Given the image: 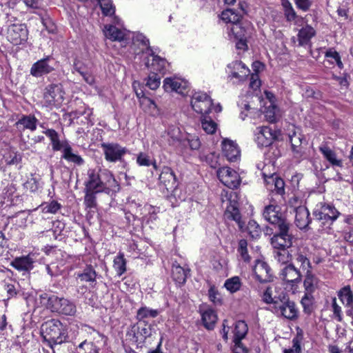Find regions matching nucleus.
Segmentation results:
<instances>
[{"instance_id":"19","label":"nucleus","mask_w":353,"mask_h":353,"mask_svg":"<svg viewBox=\"0 0 353 353\" xmlns=\"http://www.w3.org/2000/svg\"><path fill=\"white\" fill-rule=\"evenodd\" d=\"M103 192L109 193L110 191L117 192L119 190V185L112 173L108 170L100 169Z\"/></svg>"},{"instance_id":"31","label":"nucleus","mask_w":353,"mask_h":353,"mask_svg":"<svg viewBox=\"0 0 353 353\" xmlns=\"http://www.w3.org/2000/svg\"><path fill=\"white\" fill-rule=\"evenodd\" d=\"M37 119L32 115H23L17 123L18 128H22L24 130L34 131L37 129Z\"/></svg>"},{"instance_id":"4","label":"nucleus","mask_w":353,"mask_h":353,"mask_svg":"<svg viewBox=\"0 0 353 353\" xmlns=\"http://www.w3.org/2000/svg\"><path fill=\"white\" fill-rule=\"evenodd\" d=\"M192 109L202 115L208 114L212 107V100L210 96L203 92H196L191 98Z\"/></svg>"},{"instance_id":"7","label":"nucleus","mask_w":353,"mask_h":353,"mask_svg":"<svg viewBox=\"0 0 353 353\" xmlns=\"http://www.w3.org/2000/svg\"><path fill=\"white\" fill-rule=\"evenodd\" d=\"M229 70L228 78L235 79L234 83L244 81L250 74L249 68L240 61H235L228 65Z\"/></svg>"},{"instance_id":"54","label":"nucleus","mask_w":353,"mask_h":353,"mask_svg":"<svg viewBox=\"0 0 353 353\" xmlns=\"http://www.w3.org/2000/svg\"><path fill=\"white\" fill-rule=\"evenodd\" d=\"M72 114L77 118L84 116L88 121H90V117L92 114V110L85 104H82L77 110L72 112Z\"/></svg>"},{"instance_id":"21","label":"nucleus","mask_w":353,"mask_h":353,"mask_svg":"<svg viewBox=\"0 0 353 353\" xmlns=\"http://www.w3.org/2000/svg\"><path fill=\"white\" fill-rule=\"evenodd\" d=\"M224 156L229 161H236L240 156V150L237 145L232 141L225 139L222 143Z\"/></svg>"},{"instance_id":"23","label":"nucleus","mask_w":353,"mask_h":353,"mask_svg":"<svg viewBox=\"0 0 353 353\" xmlns=\"http://www.w3.org/2000/svg\"><path fill=\"white\" fill-rule=\"evenodd\" d=\"M289 138L294 157L297 159L302 158L304 154L303 147L301 146L303 135L299 132H294L292 134H290Z\"/></svg>"},{"instance_id":"14","label":"nucleus","mask_w":353,"mask_h":353,"mask_svg":"<svg viewBox=\"0 0 353 353\" xmlns=\"http://www.w3.org/2000/svg\"><path fill=\"white\" fill-rule=\"evenodd\" d=\"M232 194H235V193L230 192L229 198L230 204L226 208L224 216L228 220L234 221L238 224L239 229L243 230L245 226V223L241 220V215L237 203L231 200Z\"/></svg>"},{"instance_id":"1","label":"nucleus","mask_w":353,"mask_h":353,"mask_svg":"<svg viewBox=\"0 0 353 353\" xmlns=\"http://www.w3.org/2000/svg\"><path fill=\"white\" fill-rule=\"evenodd\" d=\"M41 334L43 341L52 349L54 345H61L67 341L68 335L65 327L58 319H50L41 325Z\"/></svg>"},{"instance_id":"34","label":"nucleus","mask_w":353,"mask_h":353,"mask_svg":"<svg viewBox=\"0 0 353 353\" xmlns=\"http://www.w3.org/2000/svg\"><path fill=\"white\" fill-rule=\"evenodd\" d=\"M105 35L112 41H121L124 39L126 36L125 30H121L114 26H105Z\"/></svg>"},{"instance_id":"5","label":"nucleus","mask_w":353,"mask_h":353,"mask_svg":"<svg viewBox=\"0 0 353 353\" xmlns=\"http://www.w3.org/2000/svg\"><path fill=\"white\" fill-rule=\"evenodd\" d=\"M105 159L109 162L121 161L123 157L128 152V149L117 143H103L101 144Z\"/></svg>"},{"instance_id":"40","label":"nucleus","mask_w":353,"mask_h":353,"mask_svg":"<svg viewBox=\"0 0 353 353\" xmlns=\"http://www.w3.org/2000/svg\"><path fill=\"white\" fill-rule=\"evenodd\" d=\"M160 311L159 310H154L145 306L140 307L137 310L136 317L139 321H144L145 319L157 317Z\"/></svg>"},{"instance_id":"55","label":"nucleus","mask_w":353,"mask_h":353,"mask_svg":"<svg viewBox=\"0 0 353 353\" xmlns=\"http://www.w3.org/2000/svg\"><path fill=\"white\" fill-rule=\"evenodd\" d=\"M102 12L105 16H111L114 14L115 9L111 0H98Z\"/></svg>"},{"instance_id":"35","label":"nucleus","mask_w":353,"mask_h":353,"mask_svg":"<svg viewBox=\"0 0 353 353\" xmlns=\"http://www.w3.org/2000/svg\"><path fill=\"white\" fill-rule=\"evenodd\" d=\"M319 150L332 165L341 166V161L336 159L335 152L326 144H322L319 147Z\"/></svg>"},{"instance_id":"9","label":"nucleus","mask_w":353,"mask_h":353,"mask_svg":"<svg viewBox=\"0 0 353 353\" xmlns=\"http://www.w3.org/2000/svg\"><path fill=\"white\" fill-rule=\"evenodd\" d=\"M255 279L259 282L268 283L272 281V270L268 264L262 260H256L253 268Z\"/></svg>"},{"instance_id":"61","label":"nucleus","mask_w":353,"mask_h":353,"mask_svg":"<svg viewBox=\"0 0 353 353\" xmlns=\"http://www.w3.org/2000/svg\"><path fill=\"white\" fill-rule=\"evenodd\" d=\"M321 211L325 210L329 214L330 218L334 221H335L340 215V212L333 205L330 204H323L321 206Z\"/></svg>"},{"instance_id":"16","label":"nucleus","mask_w":353,"mask_h":353,"mask_svg":"<svg viewBox=\"0 0 353 353\" xmlns=\"http://www.w3.org/2000/svg\"><path fill=\"white\" fill-rule=\"evenodd\" d=\"M148 50H150L148 55L152 57V59H147V61L145 63V66L148 68H150L151 71H153L154 73H164L166 70L167 61L158 55H154V52L151 47H149Z\"/></svg>"},{"instance_id":"56","label":"nucleus","mask_w":353,"mask_h":353,"mask_svg":"<svg viewBox=\"0 0 353 353\" xmlns=\"http://www.w3.org/2000/svg\"><path fill=\"white\" fill-rule=\"evenodd\" d=\"M247 230L250 236L253 239L259 238L261 233L259 225L254 220L248 222Z\"/></svg>"},{"instance_id":"44","label":"nucleus","mask_w":353,"mask_h":353,"mask_svg":"<svg viewBox=\"0 0 353 353\" xmlns=\"http://www.w3.org/2000/svg\"><path fill=\"white\" fill-rule=\"evenodd\" d=\"M281 5L283 8L284 15L288 21H294L298 17L292 3L289 0H281Z\"/></svg>"},{"instance_id":"28","label":"nucleus","mask_w":353,"mask_h":353,"mask_svg":"<svg viewBox=\"0 0 353 353\" xmlns=\"http://www.w3.org/2000/svg\"><path fill=\"white\" fill-rule=\"evenodd\" d=\"M307 250L305 248H299L294 254L295 260L300 263L301 268L306 272L312 270V265L307 256Z\"/></svg>"},{"instance_id":"37","label":"nucleus","mask_w":353,"mask_h":353,"mask_svg":"<svg viewBox=\"0 0 353 353\" xmlns=\"http://www.w3.org/2000/svg\"><path fill=\"white\" fill-rule=\"evenodd\" d=\"M319 280L312 274V270L306 272L305 278L303 282L305 293L312 294L318 287Z\"/></svg>"},{"instance_id":"60","label":"nucleus","mask_w":353,"mask_h":353,"mask_svg":"<svg viewBox=\"0 0 353 353\" xmlns=\"http://www.w3.org/2000/svg\"><path fill=\"white\" fill-rule=\"evenodd\" d=\"M279 298V294L278 296H272V290L271 288L268 287L266 290L264 291L262 295V300L267 304H272L271 306H274V301H277Z\"/></svg>"},{"instance_id":"8","label":"nucleus","mask_w":353,"mask_h":353,"mask_svg":"<svg viewBox=\"0 0 353 353\" xmlns=\"http://www.w3.org/2000/svg\"><path fill=\"white\" fill-rule=\"evenodd\" d=\"M277 138V132L268 126L258 128L255 134V141L259 147H268Z\"/></svg>"},{"instance_id":"63","label":"nucleus","mask_w":353,"mask_h":353,"mask_svg":"<svg viewBox=\"0 0 353 353\" xmlns=\"http://www.w3.org/2000/svg\"><path fill=\"white\" fill-rule=\"evenodd\" d=\"M332 308L334 318L339 322L343 320L341 307L336 303V297L332 298Z\"/></svg>"},{"instance_id":"53","label":"nucleus","mask_w":353,"mask_h":353,"mask_svg":"<svg viewBox=\"0 0 353 353\" xmlns=\"http://www.w3.org/2000/svg\"><path fill=\"white\" fill-rule=\"evenodd\" d=\"M97 192L85 190L84 204L87 208H94L97 207Z\"/></svg>"},{"instance_id":"46","label":"nucleus","mask_w":353,"mask_h":353,"mask_svg":"<svg viewBox=\"0 0 353 353\" xmlns=\"http://www.w3.org/2000/svg\"><path fill=\"white\" fill-rule=\"evenodd\" d=\"M62 205L60 203L55 200H52L50 202H45L40 205L41 212L44 214H56L59 210H61Z\"/></svg>"},{"instance_id":"45","label":"nucleus","mask_w":353,"mask_h":353,"mask_svg":"<svg viewBox=\"0 0 353 353\" xmlns=\"http://www.w3.org/2000/svg\"><path fill=\"white\" fill-rule=\"evenodd\" d=\"M241 285L242 283L241 279L237 276L228 279L224 283V286L227 290L232 294L238 292L241 289Z\"/></svg>"},{"instance_id":"49","label":"nucleus","mask_w":353,"mask_h":353,"mask_svg":"<svg viewBox=\"0 0 353 353\" xmlns=\"http://www.w3.org/2000/svg\"><path fill=\"white\" fill-rule=\"evenodd\" d=\"M268 183H272L274 186V190L279 194H283L285 192L284 181L276 175H272L269 177Z\"/></svg>"},{"instance_id":"62","label":"nucleus","mask_w":353,"mask_h":353,"mask_svg":"<svg viewBox=\"0 0 353 353\" xmlns=\"http://www.w3.org/2000/svg\"><path fill=\"white\" fill-rule=\"evenodd\" d=\"M161 79L158 77L157 73L152 72V74L149 75L146 85L151 90H156L158 88L161 83Z\"/></svg>"},{"instance_id":"59","label":"nucleus","mask_w":353,"mask_h":353,"mask_svg":"<svg viewBox=\"0 0 353 353\" xmlns=\"http://www.w3.org/2000/svg\"><path fill=\"white\" fill-rule=\"evenodd\" d=\"M238 252L240 254L242 259L245 262H249L250 257L248 252V242L245 239H241L239 242Z\"/></svg>"},{"instance_id":"39","label":"nucleus","mask_w":353,"mask_h":353,"mask_svg":"<svg viewBox=\"0 0 353 353\" xmlns=\"http://www.w3.org/2000/svg\"><path fill=\"white\" fill-rule=\"evenodd\" d=\"M60 304L58 313L68 316H74L76 314L77 308L73 302L62 298V301Z\"/></svg>"},{"instance_id":"58","label":"nucleus","mask_w":353,"mask_h":353,"mask_svg":"<svg viewBox=\"0 0 353 353\" xmlns=\"http://www.w3.org/2000/svg\"><path fill=\"white\" fill-rule=\"evenodd\" d=\"M78 348L83 352V353H99V348L92 342L84 341L81 343Z\"/></svg>"},{"instance_id":"33","label":"nucleus","mask_w":353,"mask_h":353,"mask_svg":"<svg viewBox=\"0 0 353 353\" xmlns=\"http://www.w3.org/2000/svg\"><path fill=\"white\" fill-rule=\"evenodd\" d=\"M221 19L228 23V26H232L233 24L241 21L242 15L232 9H226L221 14Z\"/></svg>"},{"instance_id":"2","label":"nucleus","mask_w":353,"mask_h":353,"mask_svg":"<svg viewBox=\"0 0 353 353\" xmlns=\"http://www.w3.org/2000/svg\"><path fill=\"white\" fill-rule=\"evenodd\" d=\"M271 311L276 316L288 320H295L299 316V309L296 303L283 292L279 294V299L274 301V306H271Z\"/></svg>"},{"instance_id":"15","label":"nucleus","mask_w":353,"mask_h":353,"mask_svg":"<svg viewBox=\"0 0 353 353\" xmlns=\"http://www.w3.org/2000/svg\"><path fill=\"white\" fill-rule=\"evenodd\" d=\"M163 87L166 92H176L183 94L188 87L184 79L176 77H167L163 80Z\"/></svg>"},{"instance_id":"32","label":"nucleus","mask_w":353,"mask_h":353,"mask_svg":"<svg viewBox=\"0 0 353 353\" xmlns=\"http://www.w3.org/2000/svg\"><path fill=\"white\" fill-rule=\"evenodd\" d=\"M316 34L315 30L309 25L303 27L299 32L298 41L299 45L304 46L307 45L310 39Z\"/></svg>"},{"instance_id":"10","label":"nucleus","mask_w":353,"mask_h":353,"mask_svg":"<svg viewBox=\"0 0 353 353\" xmlns=\"http://www.w3.org/2000/svg\"><path fill=\"white\" fill-rule=\"evenodd\" d=\"M159 183L167 190L168 192H174L177 186L178 181L172 169L164 166L159 177Z\"/></svg>"},{"instance_id":"29","label":"nucleus","mask_w":353,"mask_h":353,"mask_svg":"<svg viewBox=\"0 0 353 353\" xmlns=\"http://www.w3.org/2000/svg\"><path fill=\"white\" fill-rule=\"evenodd\" d=\"M228 32L230 39L247 38V30L243 26L241 21L227 27Z\"/></svg>"},{"instance_id":"51","label":"nucleus","mask_w":353,"mask_h":353,"mask_svg":"<svg viewBox=\"0 0 353 353\" xmlns=\"http://www.w3.org/2000/svg\"><path fill=\"white\" fill-rule=\"evenodd\" d=\"M137 163L140 166H150L152 165L155 170H157V165L155 161H152L150 156L144 152H140L137 157Z\"/></svg>"},{"instance_id":"17","label":"nucleus","mask_w":353,"mask_h":353,"mask_svg":"<svg viewBox=\"0 0 353 353\" xmlns=\"http://www.w3.org/2000/svg\"><path fill=\"white\" fill-rule=\"evenodd\" d=\"M100 169H89L88 170V179L85 182V190H90L97 192H103L101 178L100 176Z\"/></svg>"},{"instance_id":"3","label":"nucleus","mask_w":353,"mask_h":353,"mask_svg":"<svg viewBox=\"0 0 353 353\" xmlns=\"http://www.w3.org/2000/svg\"><path fill=\"white\" fill-rule=\"evenodd\" d=\"M154 334L155 331L151 325L137 323L130 327L126 336L139 345H142L147 338L151 337Z\"/></svg>"},{"instance_id":"11","label":"nucleus","mask_w":353,"mask_h":353,"mask_svg":"<svg viewBox=\"0 0 353 353\" xmlns=\"http://www.w3.org/2000/svg\"><path fill=\"white\" fill-rule=\"evenodd\" d=\"M44 99L48 105H59L63 101V92L59 85L51 84L46 87Z\"/></svg>"},{"instance_id":"41","label":"nucleus","mask_w":353,"mask_h":353,"mask_svg":"<svg viewBox=\"0 0 353 353\" xmlns=\"http://www.w3.org/2000/svg\"><path fill=\"white\" fill-rule=\"evenodd\" d=\"M189 272V270H185L180 265H174L172 268V277L176 282L183 284L187 279Z\"/></svg>"},{"instance_id":"18","label":"nucleus","mask_w":353,"mask_h":353,"mask_svg":"<svg viewBox=\"0 0 353 353\" xmlns=\"http://www.w3.org/2000/svg\"><path fill=\"white\" fill-rule=\"evenodd\" d=\"M281 279L286 283H299L301 280V274L293 264L286 265L280 272Z\"/></svg>"},{"instance_id":"52","label":"nucleus","mask_w":353,"mask_h":353,"mask_svg":"<svg viewBox=\"0 0 353 353\" xmlns=\"http://www.w3.org/2000/svg\"><path fill=\"white\" fill-rule=\"evenodd\" d=\"M201 125L203 130L208 134H213L216 130V123L206 116L203 117Z\"/></svg>"},{"instance_id":"48","label":"nucleus","mask_w":353,"mask_h":353,"mask_svg":"<svg viewBox=\"0 0 353 353\" xmlns=\"http://www.w3.org/2000/svg\"><path fill=\"white\" fill-rule=\"evenodd\" d=\"M303 341V332L300 328L296 330V334L292 339V347L288 350H292L294 353H301V343Z\"/></svg>"},{"instance_id":"26","label":"nucleus","mask_w":353,"mask_h":353,"mask_svg":"<svg viewBox=\"0 0 353 353\" xmlns=\"http://www.w3.org/2000/svg\"><path fill=\"white\" fill-rule=\"evenodd\" d=\"M201 319L204 327L208 330H212L217 321V315L210 307L200 309Z\"/></svg>"},{"instance_id":"64","label":"nucleus","mask_w":353,"mask_h":353,"mask_svg":"<svg viewBox=\"0 0 353 353\" xmlns=\"http://www.w3.org/2000/svg\"><path fill=\"white\" fill-rule=\"evenodd\" d=\"M25 187L32 192H37L41 188L40 183L35 178L30 179L25 183Z\"/></svg>"},{"instance_id":"36","label":"nucleus","mask_w":353,"mask_h":353,"mask_svg":"<svg viewBox=\"0 0 353 353\" xmlns=\"http://www.w3.org/2000/svg\"><path fill=\"white\" fill-rule=\"evenodd\" d=\"M248 330V325L244 321L236 322L234 329V343H237L245 336Z\"/></svg>"},{"instance_id":"43","label":"nucleus","mask_w":353,"mask_h":353,"mask_svg":"<svg viewBox=\"0 0 353 353\" xmlns=\"http://www.w3.org/2000/svg\"><path fill=\"white\" fill-rule=\"evenodd\" d=\"M97 272L92 265H87L82 272L78 273L77 278L81 281L94 283L96 281Z\"/></svg>"},{"instance_id":"20","label":"nucleus","mask_w":353,"mask_h":353,"mask_svg":"<svg viewBox=\"0 0 353 353\" xmlns=\"http://www.w3.org/2000/svg\"><path fill=\"white\" fill-rule=\"evenodd\" d=\"M263 216L267 221L272 225H276L285 220L281 212L280 207L273 204L269 205L265 208Z\"/></svg>"},{"instance_id":"30","label":"nucleus","mask_w":353,"mask_h":353,"mask_svg":"<svg viewBox=\"0 0 353 353\" xmlns=\"http://www.w3.org/2000/svg\"><path fill=\"white\" fill-rule=\"evenodd\" d=\"M61 158L77 165H81L84 163L83 159L81 156L73 152V150L70 144H67L65 146L64 150H63Z\"/></svg>"},{"instance_id":"22","label":"nucleus","mask_w":353,"mask_h":353,"mask_svg":"<svg viewBox=\"0 0 353 353\" xmlns=\"http://www.w3.org/2000/svg\"><path fill=\"white\" fill-rule=\"evenodd\" d=\"M295 224L301 229H305L310 222V212L306 207L301 205L294 209Z\"/></svg>"},{"instance_id":"27","label":"nucleus","mask_w":353,"mask_h":353,"mask_svg":"<svg viewBox=\"0 0 353 353\" xmlns=\"http://www.w3.org/2000/svg\"><path fill=\"white\" fill-rule=\"evenodd\" d=\"M337 295L345 307L353 308V292L350 285H346L339 290Z\"/></svg>"},{"instance_id":"13","label":"nucleus","mask_w":353,"mask_h":353,"mask_svg":"<svg viewBox=\"0 0 353 353\" xmlns=\"http://www.w3.org/2000/svg\"><path fill=\"white\" fill-rule=\"evenodd\" d=\"M8 37L14 45H20L28 39V30L23 24H13L8 28Z\"/></svg>"},{"instance_id":"50","label":"nucleus","mask_w":353,"mask_h":353,"mask_svg":"<svg viewBox=\"0 0 353 353\" xmlns=\"http://www.w3.org/2000/svg\"><path fill=\"white\" fill-rule=\"evenodd\" d=\"M274 259L281 264H286L290 261V254L287 249L275 250Z\"/></svg>"},{"instance_id":"57","label":"nucleus","mask_w":353,"mask_h":353,"mask_svg":"<svg viewBox=\"0 0 353 353\" xmlns=\"http://www.w3.org/2000/svg\"><path fill=\"white\" fill-rule=\"evenodd\" d=\"M313 214L317 220L322 221L323 224H328L330 225L334 223V221L330 218L329 214L325 210L321 211V208L319 210L316 209Z\"/></svg>"},{"instance_id":"24","label":"nucleus","mask_w":353,"mask_h":353,"mask_svg":"<svg viewBox=\"0 0 353 353\" xmlns=\"http://www.w3.org/2000/svg\"><path fill=\"white\" fill-rule=\"evenodd\" d=\"M34 261L29 255L15 258L11 266L19 272H28L33 269Z\"/></svg>"},{"instance_id":"25","label":"nucleus","mask_w":353,"mask_h":353,"mask_svg":"<svg viewBox=\"0 0 353 353\" xmlns=\"http://www.w3.org/2000/svg\"><path fill=\"white\" fill-rule=\"evenodd\" d=\"M39 298L41 303L45 305L47 308L50 309L52 312H58L62 298H59L54 294L46 292L41 294Z\"/></svg>"},{"instance_id":"12","label":"nucleus","mask_w":353,"mask_h":353,"mask_svg":"<svg viewBox=\"0 0 353 353\" xmlns=\"http://www.w3.org/2000/svg\"><path fill=\"white\" fill-rule=\"evenodd\" d=\"M52 60L50 56H47L35 62L30 68V74L34 77H41L52 72L54 67L50 65Z\"/></svg>"},{"instance_id":"42","label":"nucleus","mask_w":353,"mask_h":353,"mask_svg":"<svg viewBox=\"0 0 353 353\" xmlns=\"http://www.w3.org/2000/svg\"><path fill=\"white\" fill-rule=\"evenodd\" d=\"M274 225L278 228V231L273 236L294 239V236L290 232V224L286 219Z\"/></svg>"},{"instance_id":"6","label":"nucleus","mask_w":353,"mask_h":353,"mask_svg":"<svg viewBox=\"0 0 353 353\" xmlns=\"http://www.w3.org/2000/svg\"><path fill=\"white\" fill-rule=\"evenodd\" d=\"M217 176L220 181L230 189L236 188L241 183L239 174L228 167L219 168L217 171Z\"/></svg>"},{"instance_id":"38","label":"nucleus","mask_w":353,"mask_h":353,"mask_svg":"<svg viewBox=\"0 0 353 353\" xmlns=\"http://www.w3.org/2000/svg\"><path fill=\"white\" fill-rule=\"evenodd\" d=\"M293 239L285 237L273 236L271 238V244L275 250L287 249L292 245Z\"/></svg>"},{"instance_id":"47","label":"nucleus","mask_w":353,"mask_h":353,"mask_svg":"<svg viewBox=\"0 0 353 353\" xmlns=\"http://www.w3.org/2000/svg\"><path fill=\"white\" fill-rule=\"evenodd\" d=\"M113 266L119 276L122 275L126 271V261L123 253L119 252L114 259Z\"/></svg>"}]
</instances>
